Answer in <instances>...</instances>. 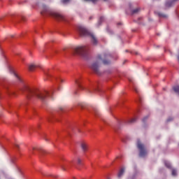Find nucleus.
<instances>
[{
  "label": "nucleus",
  "instance_id": "1",
  "mask_svg": "<svg viewBox=\"0 0 179 179\" xmlns=\"http://www.w3.org/2000/svg\"><path fill=\"white\" fill-rule=\"evenodd\" d=\"M20 91L26 93L27 101L30 102L34 101L37 98L44 101L47 99V97L51 96V94L49 92L41 93L37 90L30 88L27 85H24L20 88Z\"/></svg>",
  "mask_w": 179,
  "mask_h": 179
},
{
  "label": "nucleus",
  "instance_id": "2",
  "mask_svg": "<svg viewBox=\"0 0 179 179\" xmlns=\"http://www.w3.org/2000/svg\"><path fill=\"white\" fill-rule=\"evenodd\" d=\"M110 55L107 53H103L102 55H97L96 59L91 64L90 68L97 75H100L99 71L100 62H102L103 64L108 65L110 62L108 59Z\"/></svg>",
  "mask_w": 179,
  "mask_h": 179
},
{
  "label": "nucleus",
  "instance_id": "3",
  "mask_svg": "<svg viewBox=\"0 0 179 179\" xmlns=\"http://www.w3.org/2000/svg\"><path fill=\"white\" fill-rule=\"evenodd\" d=\"M41 15H49L57 21H66L65 16L62 15L59 13H57L51 10L48 6L45 5L42 6V11L41 12Z\"/></svg>",
  "mask_w": 179,
  "mask_h": 179
},
{
  "label": "nucleus",
  "instance_id": "4",
  "mask_svg": "<svg viewBox=\"0 0 179 179\" xmlns=\"http://www.w3.org/2000/svg\"><path fill=\"white\" fill-rule=\"evenodd\" d=\"M78 31H79L80 34L83 36H90L91 38V41L93 43V45H96L98 43V41L92 32L89 31L86 28L82 27V26H78L77 28Z\"/></svg>",
  "mask_w": 179,
  "mask_h": 179
},
{
  "label": "nucleus",
  "instance_id": "5",
  "mask_svg": "<svg viewBox=\"0 0 179 179\" xmlns=\"http://www.w3.org/2000/svg\"><path fill=\"white\" fill-rule=\"evenodd\" d=\"M73 55H78L83 57L89 54V48L86 46H78L73 50Z\"/></svg>",
  "mask_w": 179,
  "mask_h": 179
},
{
  "label": "nucleus",
  "instance_id": "6",
  "mask_svg": "<svg viewBox=\"0 0 179 179\" xmlns=\"http://www.w3.org/2000/svg\"><path fill=\"white\" fill-rule=\"evenodd\" d=\"M136 146L139 150V157H145L148 155V151L144 145L139 140L137 141Z\"/></svg>",
  "mask_w": 179,
  "mask_h": 179
},
{
  "label": "nucleus",
  "instance_id": "7",
  "mask_svg": "<svg viewBox=\"0 0 179 179\" xmlns=\"http://www.w3.org/2000/svg\"><path fill=\"white\" fill-rule=\"evenodd\" d=\"M178 0H173L172 1H169L166 2L165 4L166 8H170L171 6H172L174 4V2Z\"/></svg>",
  "mask_w": 179,
  "mask_h": 179
},
{
  "label": "nucleus",
  "instance_id": "8",
  "mask_svg": "<svg viewBox=\"0 0 179 179\" xmlns=\"http://www.w3.org/2000/svg\"><path fill=\"white\" fill-rule=\"evenodd\" d=\"M81 149L83 152H86L87 150V144L85 143H82Z\"/></svg>",
  "mask_w": 179,
  "mask_h": 179
},
{
  "label": "nucleus",
  "instance_id": "9",
  "mask_svg": "<svg viewBox=\"0 0 179 179\" xmlns=\"http://www.w3.org/2000/svg\"><path fill=\"white\" fill-rule=\"evenodd\" d=\"M124 173V168H122V169L120 170V171H119V173H118V174H117L118 178H121V177H122Z\"/></svg>",
  "mask_w": 179,
  "mask_h": 179
},
{
  "label": "nucleus",
  "instance_id": "10",
  "mask_svg": "<svg viewBox=\"0 0 179 179\" xmlns=\"http://www.w3.org/2000/svg\"><path fill=\"white\" fill-rule=\"evenodd\" d=\"M10 73L20 81H21L20 77L13 70H10Z\"/></svg>",
  "mask_w": 179,
  "mask_h": 179
},
{
  "label": "nucleus",
  "instance_id": "11",
  "mask_svg": "<svg viewBox=\"0 0 179 179\" xmlns=\"http://www.w3.org/2000/svg\"><path fill=\"white\" fill-rule=\"evenodd\" d=\"M36 68V66L35 64H30L29 66V71H34Z\"/></svg>",
  "mask_w": 179,
  "mask_h": 179
},
{
  "label": "nucleus",
  "instance_id": "12",
  "mask_svg": "<svg viewBox=\"0 0 179 179\" xmlns=\"http://www.w3.org/2000/svg\"><path fill=\"white\" fill-rule=\"evenodd\" d=\"M173 89L175 91V92L179 94V85L174 86Z\"/></svg>",
  "mask_w": 179,
  "mask_h": 179
},
{
  "label": "nucleus",
  "instance_id": "13",
  "mask_svg": "<svg viewBox=\"0 0 179 179\" xmlns=\"http://www.w3.org/2000/svg\"><path fill=\"white\" fill-rule=\"evenodd\" d=\"M76 83L80 89H83V87L82 85H80V82H79L78 80H76Z\"/></svg>",
  "mask_w": 179,
  "mask_h": 179
},
{
  "label": "nucleus",
  "instance_id": "14",
  "mask_svg": "<svg viewBox=\"0 0 179 179\" xmlns=\"http://www.w3.org/2000/svg\"><path fill=\"white\" fill-rule=\"evenodd\" d=\"M164 164H165V166H166V167H168V169H171V166L170 163H169L168 162L166 161V162H164Z\"/></svg>",
  "mask_w": 179,
  "mask_h": 179
},
{
  "label": "nucleus",
  "instance_id": "15",
  "mask_svg": "<svg viewBox=\"0 0 179 179\" xmlns=\"http://www.w3.org/2000/svg\"><path fill=\"white\" fill-rule=\"evenodd\" d=\"M43 72H44V74L46 76V78H48V77L51 76V75H50L48 73V72H47V70H45Z\"/></svg>",
  "mask_w": 179,
  "mask_h": 179
},
{
  "label": "nucleus",
  "instance_id": "16",
  "mask_svg": "<svg viewBox=\"0 0 179 179\" xmlns=\"http://www.w3.org/2000/svg\"><path fill=\"white\" fill-rule=\"evenodd\" d=\"M77 164H78V166H80V164H82V159H81L78 158Z\"/></svg>",
  "mask_w": 179,
  "mask_h": 179
},
{
  "label": "nucleus",
  "instance_id": "17",
  "mask_svg": "<svg viewBox=\"0 0 179 179\" xmlns=\"http://www.w3.org/2000/svg\"><path fill=\"white\" fill-rule=\"evenodd\" d=\"M140 10L139 8H136L132 11V14H136Z\"/></svg>",
  "mask_w": 179,
  "mask_h": 179
},
{
  "label": "nucleus",
  "instance_id": "18",
  "mask_svg": "<svg viewBox=\"0 0 179 179\" xmlns=\"http://www.w3.org/2000/svg\"><path fill=\"white\" fill-rule=\"evenodd\" d=\"M136 122V119L134 118V119H131V120H129V121H128V123L132 124V123H134V122Z\"/></svg>",
  "mask_w": 179,
  "mask_h": 179
},
{
  "label": "nucleus",
  "instance_id": "19",
  "mask_svg": "<svg viewBox=\"0 0 179 179\" xmlns=\"http://www.w3.org/2000/svg\"><path fill=\"white\" fill-rule=\"evenodd\" d=\"M172 176H177V171L175 169L172 170Z\"/></svg>",
  "mask_w": 179,
  "mask_h": 179
},
{
  "label": "nucleus",
  "instance_id": "20",
  "mask_svg": "<svg viewBox=\"0 0 179 179\" xmlns=\"http://www.w3.org/2000/svg\"><path fill=\"white\" fill-rule=\"evenodd\" d=\"M62 169L64 170V171L66 170V166L62 165Z\"/></svg>",
  "mask_w": 179,
  "mask_h": 179
},
{
  "label": "nucleus",
  "instance_id": "21",
  "mask_svg": "<svg viewBox=\"0 0 179 179\" xmlns=\"http://www.w3.org/2000/svg\"><path fill=\"white\" fill-rule=\"evenodd\" d=\"M103 17H101L100 18V20H99V22H98L99 25H100V24H101V21H103Z\"/></svg>",
  "mask_w": 179,
  "mask_h": 179
},
{
  "label": "nucleus",
  "instance_id": "22",
  "mask_svg": "<svg viewBox=\"0 0 179 179\" xmlns=\"http://www.w3.org/2000/svg\"><path fill=\"white\" fill-rule=\"evenodd\" d=\"M71 0H62V3H66L68 2H69Z\"/></svg>",
  "mask_w": 179,
  "mask_h": 179
},
{
  "label": "nucleus",
  "instance_id": "23",
  "mask_svg": "<svg viewBox=\"0 0 179 179\" xmlns=\"http://www.w3.org/2000/svg\"><path fill=\"white\" fill-rule=\"evenodd\" d=\"M94 112L95 115H97V114H98L97 110L94 108Z\"/></svg>",
  "mask_w": 179,
  "mask_h": 179
},
{
  "label": "nucleus",
  "instance_id": "24",
  "mask_svg": "<svg viewBox=\"0 0 179 179\" xmlns=\"http://www.w3.org/2000/svg\"><path fill=\"white\" fill-rule=\"evenodd\" d=\"M159 15L160 17H166L165 15H163V14H161V13H159Z\"/></svg>",
  "mask_w": 179,
  "mask_h": 179
},
{
  "label": "nucleus",
  "instance_id": "25",
  "mask_svg": "<svg viewBox=\"0 0 179 179\" xmlns=\"http://www.w3.org/2000/svg\"><path fill=\"white\" fill-rule=\"evenodd\" d=\"M147 118H148V117H145L143 119V122H145Z\"/></svg>",
  "mask_w": 179,
  "mask_h": 179
},
{
  "label": "nucleus",
  "instance_id": "26",
  "mask_svg": "<svg viewBox=\"0 0 179 179\" xmlns=\"http://www.w3.org/2000/svg\"><path fill=\"white\" fill-rule=\"evenodd\" d=\"M97 0H90L92 3H95Z\"/></svg>",
  "mask_w": 179,
  "mask_h": 179
},
{
  "label": "nucleus",
  "instance_id": "27",
  "mask_svg": "<svg viewBox=\"0 0 179 179\" xmlns=\"http://www.w3.org/2000/svg\"><path fill=\"white\" fill-rule=\"evenodd\" d=\"M173 119L172 118H169L168 120H167V122H170L171 120H172Z\"/></svg>",
  "mask_w": 179,
  "mask_h": 179
},
{
  "label": "nucleus",
  "instance_id": "28",
  "mask_svg": "<svg viewBox=\"0 0 179 179\" xmlns=\"http://www.w3.org/2000/svg\"><path fill=\"white\" fill-rule=\"evenodd\" d=\"M59 80H60V82H62V83L64 82V80H62L61 78H59Z\"/></svg>",
  "mask_w": 179,
  "mask_h": 179
},
{
  "label": "nucleus",
  "instance_id": "29",
  "mask_svg": "<svg viewBox=\"0 0 179 179\" xmlns=\"http://www.w3.org/2000/svg\"><path fill=\"white\" fill-rule=\"evenodd\" d=\"M59 110H63L64 108H63L62 107H60V108H59Z\"/></svg>",
  "mask_w": 179,
  "mask_h": 179
},
{
  "label": "nucleus",
  "instance_id": "30",
  "mask_svg": "<svg viewBox=\"0 0 179 179\" xmlns=\"http://www.w3.org/2000/svg\"><path fill=\"white\" fill-rule=\"evenodd\" d=\"M15 148H19V145L16 144Z\"/></svg>",
  "mask_w": 179,
  "mask_h": 179
},
{
  "label": "nucleus",
  "instance_id": "31",
  "mask_svg": "<svg viewBox=\"0 0 179 179\" xmlns=\"http://www.w3.org/2000/svg\"><path fill=\"white\" fill-rule=\"evenodd\" d=\"M178 61H179V54H178Z\"/></svg>",
  "mask_w": 179,
  "mask_h": 179
},
{
  "label": "nucleus",
  "instance_id": "32",
  "mask_svg": "<svg viewBox=\"0 0 179 179\" xmlns=\"http://www.w3.org/2000/svg\"><path fill=\"white\" fill-rule=\"evenodd\" d=\"M88 92H92V91L90 90H88Z\"/></svg>",
  "mask_w": 179,
  "mask_h": 179
},
{
  "label": "nucleus",
  "instance_id": "33",
  "mask_svg": "<svg viewBox=\"0 0 179 179\" xmlns=\"http://www.w3.org/2000/svg\"><path fill=\"white\" fill-rule=\"evenodd\" d=\"M85 1H90V0H85Z\"/></svg>",
  "mask_w": 179,
  "mask_h": 179
},
{
  "label": "nucleus",
  "instance_id": "34",
  "mask_svg": "<svg viewBox=\"0 0 179 179\" xmlns=\"http://www.w3.org/2000/svg\"><path fill=\"white\" fill-rule=\"evenodd\" d=\"M96 90V89H94V91Z\"/></svg>",
  "mask_w": 179,
  "mask_h": 179
},
{
  "label": "nucleus",
  "instance_id": "35",
  "mask_svg": "<svg viewBox=\"0 0 179 179\" xmlns=\"http://www.w3.org/2000/svg\"><path fill=\"white\" fill-rule=\"evenodd\" d=\"M136 92H137V90H136Z\"/></svg>",
  "mask_w": 179,
  "mask_h": 179
}]
</instances>
